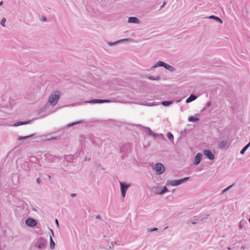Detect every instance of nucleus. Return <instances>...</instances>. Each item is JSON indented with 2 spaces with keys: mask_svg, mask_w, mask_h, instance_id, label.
I'll list each match as a JSON object with an SVG mask.
<instances>
[{
  "mask_svg": "<svg viewBox=\"0 0 250 250\" xmlns=\"http://www.w3.org/2000/svg\"><path fill=\"white\" fill-rule=\"evenodd\" d=\"M247 222L245 220H242L240 222L239 228L240 229H242L245 228V226L247 225Z\"/></svg>",
  "mask_w": 250,
  "mask_h": 250,
  "instance_id": "2eb2a0df",
  "label": "nucleus"
},
{
  "mask_svg": "<svg viewBox=\"0 0 250 250\" xmlns=\"http://www.w3.org/2000/svg\"><path fill=\"white\" fill-rule=\"evenodd\" d=\"M5 22H6V19L5 18H2L0 21L1 25L2 26L5 27Z\"/></svg>",
  "mask_w": 250,
  "mask_h": 250,
  "instance_id": "2f4dec72",
  "label": "nucleus"
},
{
  "mask_svg": "<svg viewBox=\"0 0 250 250\" xmlns=\"http://www.w3.org/2000/svg\"><path fill=\"white\" fill-rule=\"evenodd\" d=\"M173 103V101H163L162 102V104L164 106H168L171 105Z\"/></svg>",
  "mask_w": 250,
  "mask_h": 250,
  "instance_id": "393cba45",
  "label": "nucleus"
},
{
  "mask_svg": "<svg viewBox=\"0 0 250 250\" xmlns=\"http://www.w3.org/2000/svg\"><path fill=\"white\" fill-rule=\"evenodd\" d=\"M164 67H165L166 69H167L171 72H173L175 70V69L174 67H173L172 66H171L166 63H165Z\"/></svg>",
  "mask_w": 250,
  "mask_h": 250,
  "instance_id": "a211bd4d",
  "label": "nucleus"
},
{
  "mask_svg": "<svg viewBox=\"0 0 250 250\" xmlns=\"http://www.w3.org/2000/svg\"><path fill=\"white\" fill-rule=\"evenodd\" d=\"M167 138L169 140H171L173 139V135H172V134L171 133H170L169 132H167Z\"/></svg>",
  "mask_w": 250,
  "mask_h": 250,
  "instance_id": "c756f323",
  "label": "nucleus"
},
{
  "mask_svg": "<svg viewBox=\"0 0 250 250\" xmlns=\"http://www.w3.org/2000/svg\"><path fill=\"white\" fill-rule=\"evenodd\" d=\"M188 120L189 122L195 123L198 121L199 119L194 116H190L188 118Z\"/></svg>",
  "mask_w": 250,
  "mask_h": 250,
  "instance_id": "aec40b11",
  "label": "nucleus"
},
{
  "mask_svg": "<svg viewBox=\"0 0 250 250\" xmlns=\"http://www.w3.org/2000/svg\"><path fill=\"white\" fill-rule=\"evenodd\" d=\"M61 96V92L59 90H56L53 92L50 96L48 99V103L52 106L56 105Z\"/></svg>",
  "mask_w": 250,
  "mask_h": 250,
  "instance_id": "f257e3e1",
  "label": "nucleus"
},
{
  "mask_svg": "<svg viewBox=\"0 0 250 250\" xmlns=\"http://www.w3.org/2000/svg\"><path fill=\"white\" fill-rule=\"evenodd\" d=\"M208 18L210 19H214V20H216V21H218L220 23H222V21L221 19H220L218 17H216V16H213V15L210 16L208 17Z\"/></svg>",
  "mask_w": 250,
  "mask_h": 250,
  "instance_id": "4be33fe9",
  "label": "nucleus"
},
{
  "mask_svg": "<svg viewBox=\"0 0 250 250\" xmlns=\"http://www.w3.org/2000/svg\"><path fill=\"white\" fill-rule=\"evenodd\" d=\"M76 196V194L75 193H71V197L72 198L75 197Z\"/></svg>",
  "mask_w": 250,
  "mask_h": 250,
  "instance_id": "58836bf2",
  "label": "nucleus"
},
{
  "mask_svg": "<svg viewBox=\"0 0 250 250\" xmlns=\"http://www.w3.org/2000/svg\"><path fill=\"white\" fill-rule=\"evenodd\" d=\"M155 190V192L156 194H160V193H158L162 189L161 188V187H157L153 188Z\"/></svg>",
  "mask_w": 250,
  "mask_h": 250,
  "instance_id": "cd10ccee",
  "label": "nucleus"
},
{
  "mask_svg": "<svg viewBox=\"0 0 250 250\" xmlns=\"http://www.w3.org/2000/svg\"><path fill=\"white\" fill-rule=\"evenodd\" d=\"M96 218H98V219H100V216L99 215H98V216H97L96 217Z\"/></svg>",
  "mask_w": 250,
  "mask_h": 250,
  "instance_id": "c03bdc74",
  "label": "nucleus"
},
{
  "mask_svg": "<svg viewBox=\"0 0 250 250\" xmlns=\"http://www.w3.org/2000/svg\"><path fill=\"white\" fill-rule=\"evenodd\" d=\"M50 230H51V232H52V234L53 236H54V232H53V230L50 229Z\"/></svg>",
  "mask_w": 250,
  "mask_h": 250,
  "instance_id": "79ce46f5",
  "label": "nucleus"
},
{
  "mask_svg": "<svg viewBox=\"0 0 250 250\" xmlns=\"http://www.w3.org/2000/svg\"><path fill=\"white\" fill-rule=\"evenodd\" d=\"M165 63L161 61H159L151 67V69L159 66L164 67Z\"/></svg>",
  "mask_w": 250,
  "mask_h": 250,
  "instance_id": "ddd939ff",
  "label": "nucleus"
},
{
  "mask_svg": "<svg viewBox=\"0 0 250 250\" xmlns=\"http://www.w3.org/2000/svg\"><path fill=\"white\" fill-rule=\"evenodd\" d=\"M83 121H78V122H73L72 123H71V124H69L67 125V127H70L75 125H77V124H80V123H83Z\"/></svg>",
  "mask_w": 250,
  "mask_h": 250,
  "instance_id": "bb28decb",
  "label": "nucleus"
},
{
  "mask_svg": "<svg viewBox=\"0 0 250 250\" xmlns=\"http://www.w3.org/2000/svg\"><path fill=\"white\" fill-rule=\"evenodd\" d=\"M247 150V149L246 147H244L241 149V150L240 151V153H241V154H244V153L245 152V151H246Z\"/></svg>",
  "mask_w": 250,
  "mask_h": 250,
  "instance_id": "72a5a7b5",
  "label": "nucleus"
},
{
  "mask_svg": "<svg viewBox=\"0 0 250 250\" xmlns=\"http://www.w3.org/2000/svg\"><path fill=\"white\" fill-rule=\"evenodd\" d=\"M46 241L42 237L39 238L36 242L35 246L39 249H44L46 245Z\"/></svg>",
  "mask_w": 250,
  "mask_h": 250,
  "instance_id": "39448f33",
  "label": "nucleus"
},
{
  "mask_svg": "<svg viewBox=\"0 0 250 250\" xmlns=\"http://www.w3.org/2000/svg\"><path fill=\"white\" fill-rule=\"evenodd\" d=\"M46 20V18L43 17V18H42V21H45Z\"/></svg>",
  "mask_w": 250,
  "mask_h": 250,
  "instance_id": "a19ab883",
  "label": "nucleus"
},
{
  "mask_svg": "<svg viewBox=\"0 0 250 250\" xmlns=\"http://www.w3.org/2000/svg\"><path fill=\"white\" fill-rule=\"evenodd\" d=\"M36 181H37V183H38V184H40V183H41V179H40V178H37V180H36Z\"/></svg>",
  "mask_w": 250,
  "mask_h": 250,
  "instance_id": "c9c22d12",
  "label": "nucleus"
},
{
  "mask_svg": "<svg viewBox=\"0 0 250 250\" xmlns=\"http://www.w3.org/2000/svg\"><path fill=\"white\" fill-rule=\"evenodd\" d=\"M31 123V121L29 120L27 122H18L16 123L14 125L15 126H19L21 125H24L28 124H30Z\"/></svg>",
  "mask_w": 250,
  "mask_h": 250,
  "instance_id": "dca6fc26",
  "label": "nucleus"
},
{
  "mask_svg": "<svg viewBox=\"0 0 250 250\" xmlns=\"http://www.w3.org/2000/svg\"><path fill=\"white\" fill-rule=\"evenodd\" d=\"M196 223H197V222H195L194 220H193V221H192L191 222V223H192V224H196Z\"/></svg>",
  "mask_w": 250,
  "mask_h": 250,
  "instance_id": "ea45409f",
  "label": "nucleus"
},
{
  "mask_svg": "<svg viewBox=\"0 0 250 250\" xmlns=\"http://www.w3.org/2000/svg\"><path fill=\"white\" fill-rule=\"evenodd\" d=\"M196 98H197V96L196 95L191 94L190 95V96L188 99H187L186 102L187 103H190V102L194 101L195 100H196Z\"/></svg>",
  "mask_w": 250,
  "mask_h": 250,
  "instance_id": "4468645a",
  "label": "nucleus"
},
{
  "mask_svg": "<svg viewBox=\"0 0 250 250\" xmlns=\"http://www.w3.org/2000/svg\"><path fill=\"white\" fill-rule=\"evenodd\" d=\"M2 3H3V2L2 1H0V6H1Z\"/></svg>",
  "mask_w": 250,
  "mask_h": 250,
  "instance_id": "37998d69",
  "label": "nucleus"
},
{
  "mask_svg": "<svg viewBox=\"0 0 250 250\" xmlns=\"http://www.w3.org/2000/svg\"><path fill=\"white\" fill-rule=\"evenodd\" d=\"M128 22L131 23L138 24L140 23V20L137 18L130 17L128 18Z\"/></svg>",
  "mask_w": 250,
  "mask_h": 250,
  "instance_id": "f8f14e48",
  "label": "nucleus"
},
{
  "mask_svg": "<svg viewBox=\"0 0 250 250\" xmlns=\"http://www.w3.org/2000/svg\"><path fill=\"white\" fill-rule=\"evenodd\" d=\"M130 40L128 39H122V40H118L116 42H108L107 44L109 46H113V45H115L119 43H121V42H128Z\"/></svg>",
  "mask_w": 250,
  "mask_h": 250,
  "instance_id": "9b49d317",
  "label": "nucleus"
},
{
  "mask_svg": "<svg viewBox=\"0 0 250 250\" xmlns=\"http://www.w3.org/2000/svg\"><path fill=\"white\" fill-rule=\"evenodd\" d=\"M50 249L52 250L54 249L55 243L54 241H53L52 236L50 237Z\"/></svg>",
  "mask_w": 250,
  "mask_h": 250,
  "instance_id": "412c9836",
  "label": "nucleus"
},
{
  "mask_svg": "<svg viewBox=\"0 0 250 250\" xmlns=\"http://www.w3.org/2000/svg\"><path fill=\"white\" fill-rule=\"evenodd\" d=\"M174 190H175V189H173V190H172V192H173L174 191Z\"/></svg>",
  "mask_w": 250,
  "mask_h": 250,
  "instance_id": "a18cd8bd",
  "label": "nucleus"
},
{
  "mask_svg": "<svg viewBox=\"0 0 250 250\" xmlns=\"http://www.w3.org/2000/svg\"><path fill=\"white\" fill-rule=\"evenodd\" d=\"M145 129L147 132L148 135L151 136L156 137V135L149 127H145Z\"/></svg>",
  "mask_w": 250,
  "mask_h": 250,
  "instance_id": "f3484780",
  "label": "nucleus"
},
{
  "mask_svg": "<svg viewBox=\"0 0 250 250\" xmlns=\"http://www.w3.org/2000/svg\"><path fill=\"white\" fill-rule=\"evenodd\" d=\"M227 141H222L220 143L219 145V147L221 149L227 146Z\"/></svg>",
  "mask_w": 250,
  "mask_h": 250,
  "instance_id": "6ab92c4d",
  "label": "nucleus"
},
{
  "mask_svg": "<svg viewBox=\"0 0 250 250\" xmlns=\"http://www.w3.org/2000/svg\"><path fill=\"white\" fill-rule=\"evenodd\" d=\"M249 222H250V218L249 219Z\"/></svg>",
  "mask_w": 250,
  "mask_h": 250,
  "instance_id": "49530a36",
  "label": "nucleus"
},
{
  "mask_svg": "<svg viewBox=\"0 0 250 250\" xmlns=\"http://www.w3.org/2000/svg\"><path fill=\"white\" fill-rule=\"evenodd\" d=\"M110 101L108 100H99V99H92L91 100L86 101V103L90 104H97V103H110Z\"/></svg>",
  "mask_w": 250,
  "mask_h": 250,
  "instance_id": "0eeeda50",
  "label": "nucleus"
},
{
  "mask_svg": "<svg viewBox=\"0 0 250 250\" xmlns=\"http://www.w3.org/2000/svg\"><path fill=\"white\" fill-rule=\"evenodd\" d=\"M157 230H158V229L156 228H154L153 229H148V231L149 232H152V231H157Z\"/></svg>",
  "mask_w": 250,
  "mask_h": 250,
  "instance_id": "f704fd0d",
  "label": "nucleus"
},
{
  "mask_svg": "<svg viewBox=\"0 0 250 250\" xmlns=\"http://www.w3.org/2000/svg\"><path fill=\"white\" fill-rule=\"evenodd\" d=\"M211 104L210 102H208L206 104V106H205L203 109V110H206V107H209L211 105Z\"/></svg>",
  "mask_w": 250,
  "mask_h": 250,
  "instance_id": "473e14b6",
  "label": "nucleus"
},
{
  "mask_svg": "<svg viewBox=\"0 0 250 250\" xmlns=\"http://www.w3.org/2000/svg\"><path fill=\"white\" fill-rule=\"evenodd\" d=\"M234 184H232L231 185L229 186L228 187L225 188V189H224L223 190H222L221 191V193L222 194H223L224 193L228 191V190H229L230 188H231L233 187L234 186Z\"/></svg>",
  "mask_w": 250,
  "mask_h": 250,
  "instance_id": "b1692460",
  "label": "nucleus"
},
{
  "mask_svg": "<svg viewBox=\"0 0 250 250\" xmlns=\"http://www.w3.org/2000/svg\"><path fill=\"white\" fill-rule=\"evenodd\" d=\"M25 224L29 227H33L37 225V222L35 219L28 218L25 221Z\"/></svg>",
  "mask_w": 250,
  "mask_h": 250,
  "instance_id": "6e6552de",
  "label": "nucleus"
},
{
  "mask_svg": "<svg viewBox=\"0 0 250 250\" xmlns=\"http://www.w3.org/2000/svg\"><path fill=\"white\" fill-rule=\"evenodd\" d=\"M204 155L209 160H212L214 159V155L210 150L205 149L204 150Z\"/></svg>",
  "mask_w": 250,
  "mask_h": 250,
  "instance_id": "1a4fd4ad",
  "label": "nucleus"
},
{
  "mask_svg": "<svg viewBox=\"0 0 250 250\" xmlns=\"http://www.w3.org/2000/svg\"><path fill=\"white\" fill-rule=\"evenodd\" d=\"M189 179V177H185L183 179H181L177 180H171V181H167V186H177L180 185H181L184 183L187 182L188 179Z\"/></svg>",
  "mask_w": 250,
  "mask_h": 250,
  "instance_id": "f03ea898",
  "label": "nucleus"
},
{
  "mask_svg": "<svg viewBox=\"0 0 250 250\" xmlns=\"http://www.w3.org/2000/svg\"><path fill=\"white\" fill-rule=\"evenodd\" d=\"M147 78L148 79L153 81H158L160 80V77L159 76H157L156 77L153 76H149Z\"/></svg>",
  "mask_w": 250,
  "mask_h": 250,
  "instance_id": "5701e85b",
  "label": "nucleus"
},
{
  "mask_svg": "<svg viewBox=\"0 0 250 250\" xmlns=\"http://www.w3.org/2000/svg\"><path fill=\"white\" fill-rule=\"evenodd\" d=\"M153 169L156 172L157 174L161 175L164 172L165 168L162 164L156 163L153 167Z\"/></svg>",
  "mask_w": 250,
  "mask_h": 250,
  "instance_id": "7ed1b4c3",
  "label": "nucleus"
},
{
  "mask_svg": "<svg viewBox=\"0 0 250 250\" xmlns=\"http://www.w3.org/2000/svg\"><path fill=\"white\" fill-rule=\"evenodd\" d=\"M166 4V2L164 1L163 2V4L161 6L160 9H162L165 5Z\"/></svg>",
  "mask_w": 250,
  "mask_h": 250,
  "instance_id": "4c0bfd02",
  "label": "nucleus"
},
{
  "mask_svg": "<svg viewBox=\"0 0 250 250\" xmlns=\"http://www.w3.org/2000/svg\"><path fill=\"white\" fill-rule=\"evenodd\" d=\"M65 159L67 162H72V156H71V155H68V156H66L65 157Z\"/></svg>",
  "mask_w": 250,
  "mask_h": 250,
  "instance_id": "7c9ffc66",
  "label": "nucleus"
},
{
  "mask_svg": "<svg viewBox=\"0 0 250 250\" xmlns=\"http://www.w3.org/2000/svg\"><path fill=\"white\" fill-rule=\"evenodd\" d=\"M55 223H56V225L57 226V227H59V221L57 219H55Z\"/></svg>",
  "mask_w": 250,
  "mask_h": 250,
  "instance_id": "e433bc0d",
  "label": "nucleus"
},
{
  "mask_svg": "<svg viewBox=\"0 0 250 250\" xmlns=\"http://www.w3.org/2000/svg\"><path fill=\"white\" fill-rule=\"evenodd\" d=\"M120 185L122 196L124 198L125 196L127 189L130 187V184H127L125 183L120 182Z\"/></svg>",
  "mask_w": 250,
  "mask_h": 250,
  "instance_id": "20e7f679",
  "label": "nucleus"
},
{
  "mask_svg": "<svg viewBox=\"0 0 250 250\" xmlns=\"http://www.w3.org/2000/svg\"><path fill=\"white\" fill-rule=\"evenodd\" d=\"M168 191V190L167 188L165 186V187H163L162 189L159 193H160V194H163L167 192Z\"/></svg>",
  "mask_w": 250,
  "mask_h": 250,
  "instance_id": "c85d7f7f",
  "label": "nucleus"
},
{
  "mask_svg": "<svg viewBox=\"0 0 250 250\" xmlns=\"http://www.w3.org/2000/svg\"><path fill=\"white\" fill-rule=\"evenodd\" d=\"M33 135H34V134L28 135V136H24V137L20 136L18 138V140L21 141V140H22L23 139H28V138L32 137Z\"/></svg>",
  "mask_w": 250,
  "mask_h": 250,
  "instance_id": "a878e982",
  "label": "nucleus"
},
{
  "mask_svg": "<svg viewBox=\"0 0 250 250\" xmlns=\"http://www.w3.org/2000/svg\"><path fill=\"white\" fill-rule=\"evenodd\" d=\"M202 154L201 153H198L195 156V161L194 162V164L195 165H198L201 161L202 158Z\"/></svg>",
  "mask_w": 250,
  "mask_h": 250,
  "instance_id": "9d476101",
  "label": "nucleus"
},
{
  "mask_svg": "<svg viewBox=\"0 0 250 250\" xmlns=\"http://www.w3.org/2000/svg\"><path fill=\"white\" fill-rule=\"evenodd\" d=\"M46 160L49 163H54L56 162V159H61L60 156H56L52 154L47 153L45 155Z\"/></svg>",
  "mask_w": 250,
  "mask_h": 250,
  "instance_id": "423d86ee",
  "label": "nucleus"
}]
</instances>
